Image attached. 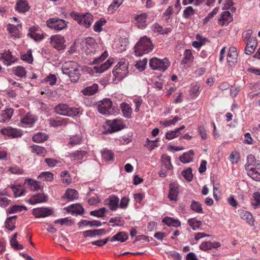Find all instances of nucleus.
<instances>
[{
  "instance_id": "obj_1",
  "label": "nucleus",
  "mask_w": 260,
  "mask_h": 260,
  "mask_svg": "<svg viewBox=\"0 0 260 260\" xmlns=\"http://www.w3.org/2000/svg\"><path fill=\"white\" fill-rule=\"evenodd\" d=\"M153 45L150 39L146 36L141 37L135 46V54L141 56L150 52L153 49Z\"/></svg>"
},
{
  "instance_id": "obj_2",
  "label": "nucleus",
  "mask_w": 260,
  "mask_h": 260,
  "mask_svg": "<svg viewBox=\"0 0 260 260\" xmlns=\"http://www.w3.org/2000/svg\"><path fill=\"white\" fill-rule=\"evenodd\" d=\"M128 62L125 58H121L118 61L116 66H115V81L117 79L120 81L128 73Z\"/></svg>"
},
{
  "instance_id": "obj_3",
  "label": "nucleus",
  "mask_w": 260,
  "mask_h": 260,
  "mask_svg": "<svg viewBox=\"0 0 260 260\" xmlns=\"http://www.w3.org/2000/svg\"><path fill=\"white\" fill-rule=\"evenodd\" d=\"M54 111L58 114L69 117L75 116L79 113L78 109L70 108L67 105L63 104L56 106L54 108Z\"/></svg>"
},
{
  "instance_id": "obj_4",
  "label": "nucleus",
  "mask_w": 260,
  "mask_h": 260,
  "mask_svg": "<svg viewBox=\"0 0 260 260\" xmlns=\"http://www.w3.org/2000/svg\"><path fill=\"white\" fill-rule=\"evenodd\" d=\"M170 61L167 58L161 59L154 57L151 59L149 61V66L152 70H157L160 71H166L170 66Z\"/></svg>"
},
{
  "instance_id": "obj_5",
  "label": "nucleus",
  "mask_w": 260,
  "mask_h": 260,
  "mask_svg": "<svg viewBox=\"0 0 260 260\" xmlns=\"http://www.w3.org/2000/svg\"><path fill=\"white\" fill-rule=\"evenodd\" d=\"M95 106L99 113L103 115H109L111 114L112 102L109 99H104L97 102Z\"/></svg>"
},
{
  "instance_id": "obj_6",
  "label": "nucleus",
  "mask_w": 260,
  "mask_h": 260,
  "mask_svg": "<svg viewBox=\"0 0 260 260\" xmlns=\"http://www.w3.org/2000/svg\"><path fill=\"white\" fill-rule=\"evenodd\" d=\"M46 25L50 28L57 30H61L67 26V22L57 17L50 18L46 21Z\"/></svg>"
},
{
  "instance_id": "obj_7",
  "label": "nucleus",
  "mask_w": 260,
  "mask_h": 260,
  "mask_svg": "<svg viewBox=\"0 0 260 260\" xmlns=\"http://www.w3.org/2000/svg\"><path fill=\"white\" fill-rule=\"evenodd\" d=\"M64 38L60 35L52 36L50 38V44L56 49L60 50L65 48Z\"/></svg>"
},
{
  "instance_id": "obj_8",
  "label": "nucleus",
  "mask_w": 260,
  "mask_h": 260,
  "mask_svg": "<svg viewBox=\"0 0 260 260\" xmlns=\"http://www.w3.org/2000/svg\"><path fill=\"white\" fill-rule=\"evenodd\" d=\"M1 133L11 138H19L22 135L21 130L9 126L2 128L1 130Z\"/></svg>"
},
{
  "instance_id": "obj_9",
  "label": "nucleus",
  "mask_w": 260,
  "mask_h": 260,
  "mask_svg": "<svg viewBox=\"0 0 260 260\" xmlns=\"http://www.w3.org/2000/svg\"><path fill=\"white\" fill-rule=\"evenodd\" d=\"M53 211L47 208H38L34 209L32 214L36 218L45 217L51 215Z\"/></svg>"
},
{
  "instance_id": "obj_10",
  "label": "nucleus",
  "mask_w": 260,
  "mask_h": 260,
  "mask_svg": "<svg viewBox=\"0 0 260 260\" xmlns=\"http://www.w3.org/2000/svg\"><path fill=\"white\" fill-rule=\"evenodd\" d=\"M237 57L238 53L237 52V49L236 47H230L226 58L229 65L230 66H235L237 62Z\"/></svg>"
},
{
  "instance_id": "obj_11",
  "label": "nucleus",
  "mask_w": 260,
  "mask_h": 260,
  "mask_svg": "<svg viewBox=\"0 0 260 260\" xmlns=\"http://www.w3.org/2000/svg\"><path fill=\"white\" fill-rule=\"evenodd\" d=\"M78 67V65L76 62L74 61H67L63 64L61 70L63 74L68 75L72 72H74Z\"/></svg>"
},
{
  "instance_id": "obj_12",
  "label": "nucleus",
  "mask_w": 260,
  "mask_h": 260,
  "mask_svg": "<svg viewBox=\"0 0 260 260\" xmlns=\"http://www.w3.org/2000/svg\"><path fill=\"white\" fill-rule=\"evenodd\" d=\"M246 171L248 175L253 180L260 181V165H257L254 168H248Z\"/></svg>"
},
{
  "instance_id": "obj_13",
  "label": "nucleus",
  "mask_w": 260,
  "mask_h": 260,
  "mask_svg": "<svg viewBox=\"0 0 260 260\" xmlns=\"http://www.w3.org/2000/svg\"><path fill=\"white\" fill-rule=\"evenodd\" d=\"M246 42L245 53L247 55H250L254 52L257 46V40L256 38H251Z\"/></svg>"
},
{
  "instance_id": "obj_14",
  "label": "nucleus",
  "mask_w": 260,
  "mask_h": 260,
  "mask_svg": "<svg viewBox=\"0 0 260 260\" xmlns=\"http://www.w3.org/2000/svg\"><path fill=\"white\" fill-rule=\"evenodd\" d=\"M233 21L232 15L229 11H224L220 15L218 21L222 25H226Z\"/></svg>"
},
{
  "instance_id": "obj_15",
  "label": "nucleus",
  "mask_w": 260,
  "mask_h": 260,
  "mask_svg": "<svg viewBox=\"0 0 260 260\" xmlns=\"http://www.w3.org/2000/svg\"><path fill=\"white\" fill-rule=\"evenodd\" d=\"M93 16L89 13H86V14L82 15L81 22H80L79 24L86 28H88L90 26L93 22Z\"/></svg>"
},
{
  "instance_id": "obj_16",
  "label": "nucleus",
  "mask_w": 260,
  "mask_h": 260,
  "mask_svg": "<svg viewBox=\"0 0 260 260\" xmlns=\"http://www.w3.org/2000/svg\"><path fill=\"white\" fill-rule=\"evenodd\" d=\"M147 18V14L145 13H141L136 16L135 19L137 23L139 28H143L147 25L146 20Z\"/></svg>"
},
{
  "instance_id": "obj_17",
  "label": "nucleus",
  "mask_w": 260,
  "mask_h": 260,
  "mask_svg": "<svg viewBox=\"0 0 260 260\" xmlns=\"http://www.w3.org/2000/svg\"><path fill=\"white\" fill-rule=\"evenodd\" d=\"M69 121L68 118H56V119L50 118L48 120L50 125L54 127H58L62 125H66Z\"/></svg>"
},
{
  "instance_id": "obj_18",
  "label": "nucleus",
  "mask_w": 260,
  "mask_h": 260,
  "mask_svg": "<svg viewBox=\"0 0 260 260\" xmlns=\"http://www.w3.org/2000/svg\"><path fill=\"white\" fill-rule=\"evenodd\" d=\"M47 201V196L44 194L38 193L32 196L29 200V203L31 204H35L43 202H46Z\"/></svg>"
},
{
  "instance_id": "obj_19",
  "label": "nucleus",
  "mask_w": 260,
  "mask_h": 260,
  "mask_svg": "<svg viewBox=\"0 0 260 260\" xmlns=\"http://www.w3.org/2000/svg\"><path fill=\"white\" fill-rule=\"evenodd\" d=\"M178 195V185L171 184L170 185V190L168 197L171 201H177Z\"/></svg>"
},
{
  "instance_id": "obj_20",
  "label": "nucleus",
  "mask_w": 260,
  "mask_h": 260,
  "mask_svg": "<svg viewBox=\"0 0 260 260\" xmlns=\"http://www.w3.org/2000/svg\"><path fill=\"white\" fill-rule=\"evenodd\" d=\"M113 59L110 58L106 62L102 64L100 66L94 67V69L97 73H103L108 69L113 64Z\"/></svg>"
},
{
  "instance_id": "obj_21",
  "label": "nucleus",
  "mask_w": 260,
  "mask_h": 260,
  "mask_svg": "<svg viewBox=\"0 0 260 260\" xmlns=\"http://www.w3.org/2000/svg\"><path fill=\"white\" fill-rule=\"evenodd\" d=\"M122 32L124 35H123L122 37H120L119 38L120 46L117 48L119 52H122L126 50L128 42V35L124 31H122Z\"/></svg>"
},
{
  "instance_id": "obj_22",
  "label": "nucleus",
  "mask_w": 260,
  "mask_h": 260,
  "mask_svg": "<svg viewBox=\"0 0 260 260\" xmlns=\"http://www.w3.org/2000/svg\"><path fill=\"white\" fill-rule=\"evenodd\" d=\"M239 215L242 219L246 220L251 225L254 224L253 216L250 212L245 210H241L239 211Z\"/></svg>"
},
{
  "instance_id": "obj_23",
  "label": "nucleus",
  "mask_w": 260,
  "mask_h": 260,
  "mask_svg": "<svg viewBox=\"0 0 260 260\" xmlns=\"http://www.w3.org/2000/svg\"><path fill=\"white\" fill-rule=\"evenodd\" d=\"M247 162L245 165V170H247V169L250 168H254V167L257 166L258 165H260V161L258 160H256L255 158V156L253 155H249L247 157Z\"/></svg>"
},
{
  "instance_id": "obj_24",
  "label": "nucleus",
  "mask_w": 260,
  "mask_h": 260,
  "mask_svg": "<svg viewBox=\"0 0 260 260\" xmlns=\"http://www.w3.org/2000/svg\"><path fill=\"white\" fill-rule=\"evenodd\" d=\"M66 209L68 212H71L73 215L81 214L84 211L83 208L79 205H77L74 207V205H72L67 207Z\"/></svg>"
},
{
  "instance_id": "obj_25",
  "label": "nucleus",
  "mask_w": 260,
  "mask_h": 260,
  "mask_svg": "<svg viewBox=\"0 0 260 260\" xmlns=\"http://www.w3.org/2000/svg\"><path fill=\"white\" fill-rule=\"evenodd\" d=\"M13 113V110L11 108L7 109L6 110L2 111L0 115V121L4 122L10 120L11 118Z\"/></svg>"
},
{
  "instance_id": "obj_26",
  "label": "nucleus",
  "mask_w": 260,
  "mask_h": 260,
  "mask_svg": "<svg viewBox=\"0 0 260 260\" xmlns=\"http://www.w3.org/2000/svg\"><path fill=\"white\" fill-rule=\"evenodd\" d=\"M16 9L19 12L25 13L29 10V7L28 6L26 1L20 0L16 4Z\"/></svg>"
},
{
  "instance_id": "obj_27",
  "label": "nucleus",
  "mask_w": 260,
  "mask_h": 260,
  "mask_svg": "<svg viewBox=\"0 0 260 260\" xmlns=\"http://www.w3.org/2000/svg\"><path fill=\"white\" fill-rule=\"evenodd\" d=\"M120 108L121 109L123 115L125 118H131L132 109L128 104L125 103H121L120 104Z\"/></svg>"
},
{
  "instance_id": "obj_28",
  "label": "nucleus",
  "mask_w": 260,
  "mask_h": 260,
  "mask_svg": "<svg viewBox=\"0 0 260 260\" xmlns=\"http://www.w3.org/2000/svg\"><path fill=\"white\" fill-rule=\"evenodd\" d=\"M162 221L169 226L178 228L181 225V222L178 219L172 217H166L162 219Z\"/></svg>"
},
{
  "instance_id": "obj_29",
  "label": "nucleus",
  "mask_w": 260,
  "mask_h": 260,
  "mask_svg": "<svg viewBox=\"0 0 260 260\" xmlns=\"http://www.w3.org/2000/svg\"><path fill=\"white\" fill-rule=\"evenodd\" d=\"M119 198L115 196V210L116 208L120 207V208H125L129 202V199L125 197L122 198L120 201V204H119Z\"/></svg>"
},
{
  "instance_id": "obj_30",
  "label": "nucleus",
  "mask_w": 260,
  "mask_h": 260,
  "mask_svg": "<svg viewBox=\"0 0 260 260\" xmlns=\"http://www.w3.org/2000/svg\"><path fill=\"white\" fill-rule=\"evenodd\" d=\"M3 62L7 66H10L14 61L12 60V55L9 51L5 52L1 54V57Z\"/></svg>"
},
{
  "instance_id": "obj_31",
  "label": "nucleus",
  "mask_w": 260,
  "mask_h": 260,
  "mask_svg": "<svg viewBox=\"0 0 260 260\" xmlns=\"http://www.w3.org/2000/svg\"><path fill=\"white\" fill-rule=\"evenodd\" d=\"M188 223L189 226L194 231L197 230H203V229L201 228L202 225V221L197 220L196 218H190L188 220Z\"/></svg>"
},
{
  "instance_id": "obj_32",
  "label": "nucleus",
  "mask_w": 260,
  "mask_h": 260,
  "mask_svg": "<svg viewBox=\"0 0 260 260\" xmlns=\"http://www.w3.org/2000/svg\"><path fill=\"white\" fill-rule=\"evenodd\" d=\"M10 187L12 189L15 198L23 196L25 191L23 187L21 185L18 184L17 185H11Z\"/></svg>"
},
{
  "instance_id": "obj_33",
  "label": "nucleus",
  "mask_w": 260,
  "mask_h": 260,
  "mask_svg": "<svg viewBox=\"0 0 260 260\" xmlns=\"http://www.w3.org/2000/svg\"><path fill=\"white\" fill-rule=\"evenodd\" d=\"M103 134H111L114 132V120H107L103 125Z\"/></svg>"
},
{
  "instance_id": "obj_34",
  "label": "nucleus",
  "mask_w": 260,
  "mask_h": 260,
  "mask_svg": "<svg viewBox=\"0 0 260 260\" xmlns=\"http://www.w3.org/2000/svg\"><path fill=\"white\" fill-rule=\"evenodd\" d=\"M153 31L158 32L161 35H165L168 34L171 31L170 28L165 27L163 28L158 23H155L153 25Z\"/></svg>"
},
{
  "instance_id": "obj_35",
  "label": "nucleus",
  "mask_w": 260,
  "mask_h": 260,
  "mask_svg": "<svg viewBox=\"0 0 260 260\" xmlns=\"http://www.w3.org/2000/svg\"><path fill=\"white\" fill-rule=\"evenodd\" d=\"M193 57L192 52L190 50H185L184 53V57L181 61V64L183 65L187 64L192 62Z\"/></svg>"
},
{
  "instance_id": "obj_36",
  "label": "nucleus",
  "mask_w": 260,
  "mask_h": 260,
  "mask_svg": "<svg viewBox=\"0 0 260 260\" xmlns=\"http://www.w3.org/2000/svg\"><path fill=\"white\" fill-rule=\"evenodd\" d=\"M48 138V136L44 133H38L32 137V140L36 143H42L46 141Z\"/></svg>"
},
{
  "instance_id": "obj_37",
  "label": "nucleus",
  "mask_w": 260,
  "mask_h": 260,
  "mask_svg": "<svg viewBox=\"0 0 260 260\" xmlns=\"http://www.w3.org/2000/svg\"><path fill=\"white\" fill-rule=\"evenodd\" d=\"M126 121H124L121 118L115 119V132L127 128Z\"/></svg>"
},
{
  "instance_id": "obj_38",
  "label": "nucleus",
  "mask_w": 260,
  "mask_h": 260,
  "mask_svg": "<svg viewBox=\"0 0 260 260\" xmlns=\"http://www.w3.org/2000/svg\"><path fill=\"white\" fill-rule=\"evenodd\" d=\"M98 90V85L96 84H93L92 86L87 87L83 89L82 92L84 95H91L94 94Z\"/></svg>"
},
{
  "instance_id": "obj_39",
  "label": "nucleus",
  "mask_w": 260,
  "mask_h": 260,
  "mask_svg": "<svg viewBox=\"0 0 260 260\" xmlns=\"http://www.w3.org/2000/svg\"><path fill=\"white\" fill-rule=\"evenodd\" d=\"M86 152L83 150H77L74 152L70 153L68 157L74 158L75 160H80L86 155Z\"/></svg>"
},
{
  "instance_id": "obj_40",
  "label": "nucleus",
  "mask_w": 260,
  "mask_h": 260,
  "mask_svg": "<svg viewBox=\"0 0 260 260\" xmlns=\"http://www.w3.org/2000/svg\"><path fill=\"white\" fill-rule=\"evenodd\" d=\"M13 71L15 75L20 78L25 77L26 71L25 69L22 66L13 68Z\"/></svg>"
},
{
  "instance_id": "obj_41",
  "label": "nucleus",
  "mask_w": 260,
  "mask_h": 260,
  "mask_svg": "<svg viewBox=\"0 0 260 260\" xmlns=\"http://www.w3.org/2000/svg\"><path fill=\"white\" fill-rule=\"evenodd\" d=\"M31 148L32 152L36 153L38 155L44 156L46 154V150L45 148L43 147L34 145L31 146Z\"/></svg>"
},
{
  "instance_id": "obj_42",
  "label": "nucleus",
  "mask_w": 260,
  "mask_h": 260,
  "mask_svg": "<svg viewBox=\"0 0 260 260\" xmlns=\"http://www.w3.org/2000/svg\"><path fill=\"white\" fill-rule=\"evenodd\" d=\"M161 161L162 164L165 166L167 170H171L173 168V166L171 162V157L167 154H164L161 157Z\"/></svg>"
},
{
  "instance_id": "obj_43",
  "label": "nucleus",
  "mask_w": 260,
  "mask_h": 260,
  "mask_svg": "<svg viewBox=\"0 0 260 260\" xmlns=\"http://www.w3.org/2000/svg\"><path fill=\"white\" fill-rule=\"evenodd\" d=\"M106 20L102 18L97 21L93 25V29L95 32H100L102 30V26L106 23Z\"/></svg>"
},
{
  "instance_id": "obj_44",
  "label": "nucleus",
  "mask_w": 260,
  "mask_h": 260,
  "mask_svg": "<svg viewBox=\"0 0 260 260\" xmlns=\"http://www.w3.org/2000/svg\"><path fill=\"white\" fill-rule=\"evenodd\" d=\"M65 195L69 200H73L78 198V193L75 189L69 188L66 190Z\"/></svg>"
},
{
  "instance_id": "obj_45",
  "label": "nucleus",
  "mask_w": 260,
  "mask_h": 260,
  "mask_svg": "<svg viewBox=\"0 0 260 260\" xmlns=\"http://www.w3.org/2000/svg\"><path fill=\"white\" fill-rule=\"evenodd\" d=\"M72 82H77L80 76V70L79 67L76 69L74 72H72L68 75Z\"/></svg>"
},
{
  "instance_id": "obj_46",
  "label": "nucleus",
  "mask_w": 260,
  "mask_h": 260,
  "mask_svg": "<svg viewBox=\"0 0 260 260\" xmlns=\"http://www.w3.org/2000/svg\"><path fill=\"white\" fill-rule=\"evenodd\" d=\"M190 208L194 211L199 213H203V210L202 208L201 204L197 201H192L190 205Z\"/></svg>"
},
{
  "instance_id": "obj_47",
  "label": "nucleus",
  "mask_w": 260,
  "mask_h": 260,
  "mask_svg": "<svg viewBox=\"0 0 260 260\" xmlns=\"http://www.w3.org/2000/svg\"><path fill=\"white\" fill-rule=\"evenodd\" d=\"M84 43L86 45L87 47L90 50V51H92V49L95 48V46L96 45L95 40L91 37L87 38Z\"/></svg>"
},
{
  "instance_id": "obj_48",
  "label": "nucleus",
  "mask_w": 260,
  "mask_h": 260,
  "mask_svg": "<svg viewBox=\"0 0 260 260\" xmlns=\"http://www.w3.org/2000/svg\"><path fill=\"white\" fill-rule=\"evenodd\" d=\"M106 209L105 208H101L99 210L91 211L90 214L98 217H103L105 216Z\"/></svg>"
},
{
  "instance_id": "obj_49",
  "label": "nucleus",
  "mask_w": 260,
  "mask_h": 260,
  "mask_svg": "<svg viewBox=\"0 0 260 260\" xmlns=\"http://www.w3.org/2000/svg\"><path fill=\"white\" fill-rule=\"evenodd\" d=\"M182 175L188 181H190L192 178V170L191 168H188L186 170L181 172Z\"/></svg>"
},
{
  "instance_id": "obj_50",
  "label": "nucleus",
  "mask_w": 260,
  "mask_h": 260,
  "mask_svg": "<svg viewBox=\"0 0 260 260\" xmlns=\"http://www.w3.org/2000/svg\"><path fill=\"white\" fill-rule=\"evenodd\" d=\"M127 238V234L123 232H119L115 235V241H118L120 242L125 241Z\"/></svg>"
},
{
  "instance_id": "obj_51",
  "label": "nucleus",
  "mask_w": 260,
  "mask_h": 260,
  "mask_svg": "<svg viewBox=\"0 0 260 260\" xmlns=\"http://www.w3.org/2000/svg\"><path fill=\"white\" fill-rule=\"evenodd\" d=\"M21 58L22 60L25 61L29 63H31L33 61L31 50H29L27 51L26 54L21 55Z\"/></svg>"
},
{
  "instance_id": "obj_52",
  "label": "nucleus",
  "mask_w": 260,
  "mask_h": 260,
  "mask_svg": "<svg viewBox=\"0 0 260 260\" xmlns=\"http://www.w3.org/2000/svg\"><path fill=\"white\" fill-rule=\"evenodd\" d=\"M181 118H180L178 116H175L172 120H166L164 121H160L159 122L160 124L165 126V127L170 126L171 125H175L176 123L180 120Z\"/></svg>"
},
{
  "instance_id": "obj_53",
  "label": "nucleus",
  "mask_w": 260,
  "mask_h": 260,
  "mask_svg": "<svg viewBox=\"0 0 260 260\" xmlns=\"http://www.w3.org/2000/svg\"><path fill=\"white\" fill-rule=\"evenodd\" d=\"M253 202H252V205L255 209L260 206V193L255 192L253 194Z\"/></svg>"
},
{
  "instance_id": "obj_54",
  "label": "nucleus",
  "mask_w": 260,
  "mask_h": 260,
  "mask_svg": "<svg viewBox=\"0 0 260 260\" xmlns=\"http://www.w3.org/2000/svg\"><path fill=\"white\" fill-rule=\"evenodd\" d=\"M194 14V10L191 6H188L183 11V16L185 18H189Z\"/></svg>"
},
{
  "instance_id": "obj_55",
  "label": "nucleus",
  "mask_w": 260,
  "mask_h": 260,
  "mask_svg": "<svg viewBox=\"0 0 260 260\" xmlns=\"http://www.w3.org/2000/svg\"><path fill=\"white\" fill-rule=\"evenodd\" d=\"M53 175L52 173L50 172H42L39 176V178L40 179H43L44 180L46 181H51L53 178Z\"/></svg>"
},
{
  "instance_id": "obj_56",
  "label": "nucleus",
  "mask_w": 260,
  "mask_h": 260,
  "mask_svg": "<svg viewBox=\"0 0 260 260\" xmlns=\"http://www.w3.org/2000/svg\"><path fill=\"white\" fill-rule=\"evenodd\" d=\"M22 210H26V207L24 206L14 205L9 209L8 212L9 214H12L17 211H21Z\"/></svg>"
},
{
  "instance_id": "obj_57",
  "label": "nucleus",
  "mask_w": 260,
  "mask_h": 260,
  "mask_svg": "<svg viewBox=\"0 0 260 260\" xmlns=\"http://www.w3.org/2000/svg\"><path fill=\"white\" fill-rule=\"evenodd\" d=\"M44 80L46 83L49 84L51 86H53L56 83L57 77L54 74H50L45 78Z\"/></svg>"
},
{
  "instance_id": "obj_58",
  "label": "nucleus",
  "mask_w": 260,
  "mask_h": 260,
  "mask_svg": "<svg viewBox=\"0 0 260 260\" xmlns=\"http://www.w3.org/2000/svg\"><path fill=\"white\" fill-rule=\"evenodd\" d=\"M147 63V59L144 58L142 60H139L137 62L135 67L140 71H143L145 69V66Z\"/></svg>"
},
{
  "instance_id": "obj_59",
  "label": "nucleus",
  "mask_w": 260,
  "mask_h": 260,
  "mask_svg": "<svg viewBox=\"0 0 260 260\" xmlns=\"http://www.w3.org/2000/svg\"><path fill=\"white\" fill-rule=\"evenodd\" d=\"M102 157L105 160H110L113 159V153L111 150H104L102 153Z\"/></svg>"
},
{
  "instance_id": "obj_60",
  "label": "nucleus",
  "mask_w": 260,
  "mask_h": 260,
  "mask_svg": "<svg viewBox=\"0 0 260 260\" xmlns=\"http://www.w3.org/2000/svg\"><path fill=\"white\" fill-rule=\"evenodd\" d=\"M55 223H60L61 225H71L73 222L68 217L57 219L54 221Z\"/></svg>"
},
{
  "instance_id": "obj_61",
  "label": "nucleus",
  "mask_w": 260,
  "mask_h": 260,
  "mask_svg": "<svg viewBox=\"0 0 260 260\" xmlns=\"http://www.w3.org/2000/svg\"><path fill=\"white\" fill-rule=\"evenodd\" d=\"M218 11V8H215L212 12L209 13L208 15L204 19V23H207L211 19H212L215 15H216Z\"/></svg>"
},
{
  "instance_id": "obj_62",
  "label": "nucleus",
  "mask_w": 260,
  "mask_h": 260,
  "mask_svg": "<svg viewBox=\"0 0 260 260\" xmlns=\"http://www.w3.org/2000/svg\"><path fill=\"white\" fill-rule=\"evenodd\" d=\"M230 160L233 164H236L240 158L239 154L236 152H232L229 157Z\"/></svg>"
},
{
  "instance_id": "obj_63",
  "label": "nucleus",
  "mask_w": 260,
  "mask_h": 260,
  "mask_svg": "<svg viewBox=\"0 0 260 260\" xmlns=\"http://www.w3.org/2000/svg\"><path fill=\"white\" fill-rule=\"evenodd\" d=\"M35 119L31 116L26 115L21 120V122L27 125H31L35 122Z\"/></svg>"
},
{
  "instance_id": "obj_64",
  "label": "nucleus",
  "mask_w": 260,
  "mask_h": 260,
  "mask_svg": "<svg viewBox=\"0 0 260 260\" xmlns=\"http://www.w3.org/2000/svg\"><path fill=\"white\" fill-rule=\"evenodd\" d=\"M82 140V138L80 136H74L70 138V144L72 146H75L79 144Z\"/></svg>"
}]
</instances>
